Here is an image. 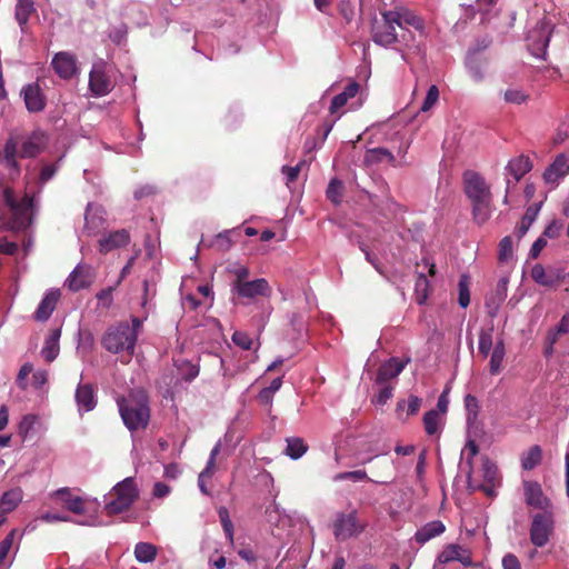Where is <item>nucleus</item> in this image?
<instances>
[{"label":"nucleus","mask_w":569,"mask_h":569,"mask_svg":"<svg viewBox=\"0 0 569 569\" xmlns=\"http://www.w3.org/2000/svg\"><path fill=\"white\" fill-rule=\"evenodd\" d=\"M380 16L381 20H375L372 23L371 38L376 44L381 47H390L399 41L397 27L402 30L412 28L420 34L426 32V22L417 13L395 14L383 12Z\"/></svg>","instance_id":"f257e3e1"},{"label":"nucleus","mask_w":569,"mask_h":569,"mask_svg":"<svg viewBox=\"0 0 569 569\" xmlns=\"http://www.w3.org/2000/svg\"><path fill=\"white\" fill-rule=\"evenodd\" d=\"M119 413L124 426L131 431L143 430L150 421L149 396L143 389H132L117 399Z\"/></svg>","instance_id":"f03ea898"},{"label":"nucleus","mask_w":569,"mask_h":569,"mask_svg":"<svg viewBox=\"0 0 569 569\" xmlns=\"http://www.w3.org/2000/svg\"><path fill=\"white\" fill-rule=\"evenodd\" d=\"M101 343L103 348L111 353L126 351L131 358L136 349V336L126 321L110 326L103 333Z\"/></svg>","instance_id":"7ed1b4c3"},{"label":"nucleus","mask_w":569,"mask_h":569,"mask_svg":"<svg viewBox=\"0 0 569 569\" xmlns=\"http://www.w3.org/2000/svg\"><path fill=\"white\" fill-rule=\"evenodd\" d=\"M3 201L12 212V229H26L31 224L32 209L34 204L33 196L26 193L23 198L18 201L13 190L6 188L3 190Z\"/></svg>","instance_id":"20e7f679"},{"label":"nucleus","mask_w":569,"mask_h":569,"mask_svg":"<svg viewBox=\"0 0 569 569\" xmlns=\"http://www.w3.org/2000/svg\"><path fill=\"white\" fill-rule=\"evenodd\" d=\"M116 498L106 503L107 515L113 516L127 511L139 498L134 479L128 477L113 487Z\"/></svg>","instance_id":"39448f33"},{"label":"nucleus","mask_w":569,"mask_h":569,"mask_svg":"<svg viewBox=\"0 0 569 569\" xmlns=\"http://www.w3.org/2000/svg\"><path fill=\"white\" fill-rule=\"evenodd\" d=\"M553 22L543 17L537 22L527 36V48L532 56L540 59H546L547 48L553 31Z\"/></svg>","instance_id":"423d86ee"},{"label":"nucleus","mask_w":569,"mask_h":569,"mask_svg":"<svg viewBox=\"0 0 569 569\" xmlns=\"http://www.w3.org/2000/svg\"><path fill=\"white\" fill-rule=\"evenodd\" d=\"M552 511L539 512L532 517L529 535L530 541L538 548L546 546L553 532Z\"/></svg>","instance_id":"0eeeda50"},{"label":"nucleus","mask_w":569,"mask_h":569,"mask_svg":"<svg viewBox=\"0 0 569 569\" xmlns=\"http://www.w3.org/2000/svg\"><path fill=\"white\" fill-rule=\"evenodd\" d=\"M332 528L335 538L339 541H346L363 532L366 526L358 521V513L356 510H352L349 513L339 512Z\"/></svg>","instance_id":"6e6552de"},{"label":"nucleus","mask_w":569,"mask_h":569,"mask_svg":"<svg viewBox=\"0 0 569 569\" xmlns=\"http://www.w3.org/2000/svg\"><path fill=\"white\" fill-rule=\"evenodd\" d=\"M113 89V82L107 73V66L103 61L93 64L89 73V90L94 97H103Z\"/></svg>","instance_id":"1a4fd4ad"},{"label":"nucleus","mask_w":569,"mask_h":569,"mask_svg":"<svg viewBox=\"0 0 569 569\" xmlns=\"http://www.w3.org/2000/svg\"><path fill=\"white\" fill-rule=\"evenodd\" d=\"M463 190L468 199L472 201L492 198L490 187L487 184L483 177L472 170H467L463 173Z\"/></svg>","instance_id":"9d476101"},{"label":"nucleus","mask_w":569,"mask_h":569,"mask_svg":"<svg viewBox=\"0 0 569 569\" xmlns=\"http://www.w3.org/2000/svg\"><path fill=\"white\" fill-rule=\"evenodd\" d=\"M231 292L234 299L253 300L257 297H270L272 289L264 278H259L239 283Z\"/></svg>","instance_id":"9b49d317"},{"label":"nucleus","mask_w":569,"mask_h":569,"mask_svg":"<svg viewBox=\"0 0 569 569\" xmlns=\"http://www.w3.org/2000/svg\"><path fill=\"white\" fill-rule=\"evenodd\" d=\"M525 501L529 507L542 510V512L550 511V499L543 493L541 485L537 481H523Z\"/></svg>","instance_id":"f8f14e48"},{"label":"nucleus","mask_w":569,"mask_h":569,"mask_svg":"<svg viewBox=\"0 0 569 569\" xmlns=\"http://www.w3.org/2000/svg\"><path fill=\"white\" fill-rule=\"evenodd\" d=\"M530 276L536 283L548 288L556 287L565 280L563 269L545 268L540 263H536L531 268Z\"/></svg>","instance_id":"ddd939ff"},{"label":"nucleus","mask_w":569,"mask_h":569,"mask_svg":"<svg viewBox=\"0 0 569 569\" xmlns=\"http://www.w3.org/2000/svg\"><path fill=\"white\" fill-rule=\"evenodd\" d=\"M451 561H459L465 567H475L470 550L460 545H447L437 557V562L446 565Z\"/></svg>","instance_id":"4468645a"},{"label":"nucleus","mask_w":569,"mask_h":569,"mask_svg":"<svg viewBox=\"0 0 569 569\" xmlns=\"http://www.w3.org/2000/svg\"><path fill=\"white\" fill-rule=\"evenodd\" d=\"M51 66L61 79H71L77 72L76 56L67 51L56 53Z\"/></svg>","instance_id":"2eb2a0df"},{"label":"nucleus","mask_w":569,"mask_h":569,"mask_svg":"<svg viewBox=\"0 0 569 569\" xmlns=\"http://www.w3.org/2000/svg\"><path fill=\"white\" fill-rule=\"evenodd\" d=\"M21 94L29 112H40L46 108V97L38 82L24 86L21 90Z\"/></svg>","instance_id":"dca6fc26"},{"label":"nucleus","mask_w":569,"mask_h":569,"mask_svg":"<svg viewBox=\"0 0 569 569\" xmlns=\"http://www.w3.org/2000/svg\"><path fill=\"white\" fill-rule=\"evenodd\" d=\"M130 240V233L126 229L112 231L99 239V252L107 254L116 249L128 246Z\"/></svg>","instance_id":"f3484780"},{"label":"nucleus","mask_w":569,"mask_h":569,"mask_svg":"<svg viewBox=\"0 0 569 569\" xmlns=\"http://www.w3.org/2000/svg\"><path fill=\"white\" fill-rule=\"evenodd\" d=\"M380 472L376 473L375 479H369L367 476V472L365 470H355V471H346L337 473L333 477L335 481H341V480H353V481H361V480H371L376 483H388V477H386L385 472L390 470V465L388 461H382L379 466Z\"/></svg>","instance_id":"a211bd4d"},{"label":"nucleus","mask_w":569,"mask_h":569,"mask_svg":"<svg viewBox=\"0 0 569 569\" xmlns=\"http://www.w3.org/2000/svg\"><path fill=\"white\" fill-rule=\"evenodd\" d=\"M92 282L91 268L84 264H78L69 274L66 284L69 290L77 292L88 288Z\"/></svg>","instance_id":"6ab92c4d"},{"label":"nucleus","mask_w":569,"mask_h":569,"mask_svg":"<svg viewBox=\"0 0 569 569\" xmlns=\"http://www.w3.org/2000/svg\"><path fill=\"white\" fill-rule=\"evenodd\" d=\"M60 297L61 292L59 289L48 290L33 315L34 319L41 322L47 321L54 311Z\"/></svg>","instance_id":"aec40b11"},{"label":"nucleus","mask_w":569,"mask_h":569,"mask_svg":"<svg viewBox=\"0 0 569 569\" xmlns=\"http://www.w3.org/2000/svg\"><path fill=\"white\" fill-rule=\"evenodd\" d=\"M508 283L509 279L507 277L499 279L493 292L486 298V308L488 309L489 317L495 318L497 316L501 303L507 298Z\"/></svg>","instance_id":"412c9836"},{"label":"nucleus","mask_w":569,"mask_h":569,"mask_svg":"<svg viewBox=\"0 0 569 569\" xmlns=\"http://www.w3.org/2000/svg\"><path fill=\"white\" fill-rule=\"evenodd\" d=\"M53 497L62 503L64 509L72 513L82 515L86 512L84 500L81 497L73 496L68 487L56 490Z\"/></svg>","instance_id":"4be33fe9"},{"label":"nucleus","mask_w":569,"mask_h":569,"mask_svg":"<svg viewBox=\"0 0 569 569\" xmlns=\"http://www.w3.org/2000/svg\"><path fill=\"white\" fill-rule=\"evenodd\" d=\"M405 369V363L398 358H390L380 365L377 371L376 382L378 385H385L391 379L397 378L400 372Z\"/></svg>","instance_id":"5701e85b"},{"label":"nucleus","mask_w":569,"mask_h":569,"mask_svg":"<svg viewBox=\"0 0 569 569\" xmlns=\"http://www.w3.org/2000/svg\"><path fill=\"white\" fill-rule=\"evenodd\" d=\"M569 173V159L565 154H558L553 162L543 172L547 183H556Z\"/></svg>","instance_id":"b1692460"},{"label":"nucleus","mask_w":569,"mask_h":569,"mask_svg":"<svg viewBox=\"0 0 569 569\" xmlns=\"http://www.w3.org/2000/svg\"><path fill=\"white\" fill-rule=\"evenodd\" d=\"M46 147L44 136L41 132H33L23 141L19 156L21 158H33L41 153Z\"/></svg>","instance_id":"393cba45"},{"label":"nucleus","mask_w":569,"mask_h":569,"mask_svg":"<svg viewBox=\"0 0 569 569\" xmlns=\"http://www.w3.org/2000/svg\"><path fill=\"white\" fill-rule=\"evenodd\" d=\"M446 531V526L440 520H433L421 528H419L415 533V540L420 543L425 545L429 540L442 535Z\"/></svg>","instance_id":"a878e982"},{"label":"nucleus","mask_w":569,"mask_h":569,"mask_svg":"<svg viewBox=\"0 0 569 569\" xmlns=\"http://www.w3.org/2000/svg\"><path fill=\"white\" fill-rule=\"evenodd\" d=\"M61 337V329H51L44 340V345L41 349V355L47 362H52L59 355L60 346L59 340Z\"/></svg>","instance_id":"bb28decb"},{"label":"nucleus","mask_w":569,"mask_h":569,"mask_svg":"<svg viewBox=\"0 0 569 569\" xmlns=\"http://www.w3.org/2000/svg\"><path fill=\"white\" fill-rule=\"evenodd\" d=\"M76 401L80 411L88 412L93 410L97 405L93 387L89 383L79 385L76 390Z\"/></svg>","instance_id":"cd10ccee"},{"label":"nucleus","mask_w":569,"mask_h":569,"mask_svg":"<svg viewBox=\"0 0 569 569\" xmlns=\"http://www.w3.org/2000/svg\"><path fill=\"white\" fill-rule=\"evenodd\" d=\"M23 491L20 487H16L4 491L0 498V510L7 516L14 511L22 502Z\"/></svg>","instance_id":"c85d7f7f"},{"label":"nucleus","mask_w":569,"mask_h":569,"mask_svg":"<svg viewBox=\"0 0 569 569\" xmlns=\"http://www.w3.org/2000/svg\"><path fill=\"white\" fill-rule=\"evenodd\" d=\"M472 207V219L473 221L482 226L485 224L491 217L492 212V198L481 199L471 202Z\"/></svg>","instance_id":"c756f323"},{"label":"nucleus","mask_w":569,"mask_h":569,"mask_svg":"<svg viewBox=\"0 0 569 569\" xmlns=\"http://www.w3.org/2000/svg\"><path fill=\"white\" fill-rule=\"evenodd\" d=\"M532 168L531 161L526 156H519L509 161L507 170L509 173L519 181Z\"/></svg>","instance_id":"7c9ffc66"},{"label":"nucleus","mask_w":569,"mask_h":569,"mask_svg":"<svg viewBox=\"0 0 569 569\" xmlns=\"http://www.w3.org/2000/svg\"><path fill=\"white\" fill-rule=\"evenodd\" d=\"M36 12L32 0H18L16 6V19L22 31H26L30 17Z\"/></svg>","instance_id":"2f4dec72"},{"label":"nucleus","mask_w":569,"mask_h":569,"mask_svg":"<svg viewBox=\"0 0 569 569\" xmlns=\"http://www.w3.org/2000/svg\"><path fill=\"white\" fill-rule=\"evenodd\" d=\"M542 461V449L538 445L531 446L527 452L521 456V468L523 470H532Z\"/></svg>","instance_id":"473e14b6"},{"label":"nucleus","mask_w":569,"mask_h":569,"mask_svg":"<svg viewBox=\"0 0 569 569\" xmlns=\"http://www.w3.org/2000/svg\"><path fill=\"white\" fill-rule=\"evenodd\" d=\"M157 553V547L150 542H138L134 547V557L142 563L152 562Z\"/></svg>","instance_id":"72a5a7b5"},{"label":"nucleus","mask_w":569,"mask_h":569,"mask_svg":"<svg viewBox=\"0 0 569 569\" xmlns=\"http://www.w3.org/2000/svg\"><path fill=\"white\" fill-rule=\"evenodd\" d=\"M378 10L380 14L383 12H391L395 14L416 13L409 9L402 0H378Z\"/></svg>","instance_id":"f704fd0d"},{"label":"nucleus","mask_w":569,"mask_h":569,"mask_svg":"<svg viewBox=\"0 0 569 569\" xmlns=\"http://www.w3.org/2000/svg\"><path fill=\"white\" fill-rule=\"evenodd\" d=\"M506 355L505 342L502 339L498 340L493 347L490 358V373L496 376L501 371L502 361Z\"/></svg>","instance_id":"c9c22d12"},{"label":"nucleus","mask_w":569,"mask_h":569,"mask_svg":"<svg viewBox=\"0 0 569 569\" xmlns=\"http://www.w3.org/2000/svg\"><path fill=\"white\" fill-rule=\"evenodd\" d=\"M540 208H541V203H538V204L535 203L527 208V210L521 219L520 224L517 227V232H518L519 238L523 237L527 233L530 226L536 220V218L540 211Z\"/></svg>","instance_id":"e433bc0d"},{"label":"nucleus","mask_w":569,"mask_h":569,"mask_svg":"<svg viewBox=\"0 0 569 569\" xmlns=\"http://www.w3.org/2000/svg\"><path fill=\"white\" fill-rule=\"evenodd\" d=\"M308 450V446L305 443L302 438H288L287 439V448L284 450L286 455L291 459L301 458Z\"/></svg>","instance_id":"4c0bfd02"},{"label":"nucleus","mask_w":569,"mask_h":569,"mask_svg":"<svg viewBox=\"0 0 569 569\" xmlns=\"http://www.w3.org/2000/svg\"><path fill=\"white\" fill-rule=\"evenodd\" d=\"M366 160L368 162H382L388 161L392 166H396V158L395 156L385 148H375L370 149L366 153Z\"/></svg>","instance_id":"58836bf2"},{"label":"nucleus","mask_w":569,"mask_h":569,"mask_svg":"<svg viewBox=\"0 0 569 569\" xmlns=\"http://www.w3.org/2000/svg\"><path fill=\"white\" fill-rule=\"evenodd\" d=\"M343 189L345 187L342 181H340L337 178L331 179L326 190V196L328 200H330L335 206L340 204Z\"/></svg>","instance_id":"ea45409f"},{"label":"nucleus","mask_w":569,"mask_h":569,"mask_svg":"<svg viewBox=\"0 0 569 569\" xmlns=\"http://www.w3.org/2000/svg\"><path fill=\"white\" fill-rule=\"evenodd\" d=\"M470 277L468 274H461L458 282L459 297L458 302L461 308H467L470 303Z\"/></svg>","instance_id":"a19ab883"},{"label":"nucleus","mask_w":569,"mask_h":569,"mask_svg":"<svg viewBox=\"0 0 569 569\" xmlns=\"http://www.w3.org/2000/svg\"><path fill=\"white\" fill-rule=\"evenodd\" d=\"M429 280L423 273H419L415 283L416 300L419 305H423L428 299Z\"/></svg>","instance_id":"79ce46f5"},{"label":"nucleus","mask_w":569,"mask_h":569,"mask_svg":"<svg viewBox=\"0 0 569 569\" xmlns=\"http://www.w3.org/2000/svg\"><path fill=\"white\" fill-rule=\"evenodd\" d=\"M569 332V315L566 313L561 317L559 323L555 329L548 331L547 342L555 345L560 335H566Z\"/></svg>","instance_id":"37998d69"},{"label":"nucleus","mask_w":569,"mask_h":569,"mask_svg":"<svg viewBox=\"0 0 569 569\" xmlns=\"http://www.w3.org/2000/svg\"><path fill=\"white\" fill-rule=\"evenodd\" d=\"M492 335H493V327H491L487 330H481L479 333L478 349H479V352L483 357H488L490 353V350L492 349V347H495L493 341H492Z\"/></svg>","instance_id":"c03bdc74"},{"label":"nucleus","mask_w":569,"mask_h":569,"mask_svg":"<svg viewBox=\"0 0 569 569\" xmlns=\"http://www.w3.org/2000/svg\"><path fill=\"white\" fill-rule=\"evenodd\" d=\"M4 159L9 167L18 168L17 156H18V142L14 138H9L3 149Z\"/></svg>","instance_id":"a18cd8bd"},{"label":"nucleus","mask_w":569,"mask_h":569,"mask_svg":"<svg viewBox=\"0 0 569 569\" xmlns=\"http://www.w3.org/2000/svg\"><path fill=\"white\" fill-rule=\"evenodd\" d=\"M440 416L437 410H429L423 416L425 430L429 436L436 435L439 430Z\"/></svg>","instance_id":"49530a36"},{"label":"nucleus","mask_w":569,"mask_h":569,"mask_svg":"<svg viewBox=\"0 0 569 569\" xmlns=\"http://www.w3.org/2000/svg\"><path fill=\"white\" fill-rule=\"evenodd\" d=\"M218 515L227 539L229 540L230 543H233V525L232 521L230 520L227 508H219Z\"/></svg>","instance_id":"de8ad7c7"},{"label":"nucleus","mask_w":569,"mask_h":569,"mask_svg":"<svg viewBox=\"0 0 569 569\" xmlns=\"http://www.w3.org/2000/svg\"><path fill=\"white\" fill-rule=\"evenodd\" d=\"M512 257V239L510 236L503 237L499 242L498 259L506 262Z\"/></svg>","instance_id":"09e8293b"},{"label":"nucleus","mask_w":569,"mask_h":569,"mask_svg":"<svg viewBox=\"0 0 569 569\" xmlns=\"http://www.w3.org/2000/svg\"><path fill=\"white\" fill-rule=\"evenodd\" d=\"M232 342L241 348L242 350H251L253 346L252 338L244 331H234L232 337Z\"/></svg>","instance_id":"8fccbe9b"},{"label":"nucleus","mask_w":569,"mask_h":569,"mask_svg":"<svg viewBox=\"0 0 569 569\" xmlns=\"http://www.w3.org/2000/svg\"><path fill=\"white\" fill-rule=\"evenodd\" d=\"M438 99H439V89L437 86L432 84L429 87V89L427 91V96L423 100L420 111H422V112L429 111L436 104Z\"/></svg>","instance_id":"3c124183"},{"label":"nucleus","mask_w":569,"mask_h":569,"mask_svg":"<svg viewBox=\"0 0 569 569\" xmlns=\"http://www.w3.org/2000/svg\"><path fill=\"white\" fill-rule=\"evenodd\" d=\"M219 451H220V446L216 445L210 452V457H209L206 468L200 472L199 476H202V478H208V479H210L212 477V475L214 472V468H216V457L219 453Z\"/></svg>","instance_id":"603ef678"},{"label":"nucleus","mask_w":569,"mask_h":569,"mask_svg":"<svg viewBox=\"0 0 569 569\" xmlns=\"http://www.w3.org/2000/svg\"><path fill=\"white\" fill-rule=\"evenodd\" d=\"M232 273L234 274V279L231 282V290L234 289L239 283H243L249 281L250 271L244 266H239L232 270Z\"/></svg>","instance_id":"864d4df0"},{"label":"nucleus","mask_w":569,"mask_h":569,"mask_svg":"<svg viewBox=\"0 0 569 569\" xmlns=\"http://www.w3.org/2000/svg\"><path fill=\"white\" fill-rule=\"evenodd\" d=\"M16 533H17V529H12L6 536V538L0 542V563L7 558L9 551L12 547Z\"/></svg>","instance_id":"5fc2aeb1"},{"label":"nucleus","mask_w":569,"mask_h":569,"mask_svg":"<svg viewBox=\"0 0 569 569\" xmlns=\"http://www.w3.org/2000/svg\"><path fill=\"white\" fill-rule=\"evenodd\" d=\"M528 96L519 89H508L505 92V100L510 103L521 104L526 102Z\"/></svg>","instance_id":"6e6d98bb"},{"label":"nucleus","mask_w":569,"mask_h":569,"mask_svg":"<svg viewBox=\"0 0 569 569\" xmlns=\"http://www.w3.org/2000/svg\"><path fill=\"white\" fill-rule=\"evenodd\" d=\"M563 224L558 220H552L543 230L542 236L549 239H556L560 236Z\"/></svg>","instance_id":"4d7b16f0"},{"label":"nucleus","mask_w":569,"mask_h":569,"mask_svg":"<svg viewBox=\"0 0 569 569\" xmlns=\"http://www.w3.org/2000/svg\"><path fill=\"white\" fill-rule=\"evenodd\" d=\"M303 162L298 163L295 167L283 166L281 172L286 176V183L289 186L295 182L301 171Z\"/></svg>","instance_id":"13d9d810"},{"label":"nucleus","mask_w":569,"mask_h":569,"mask_svg":"<svg viewBox=\"0 0 569 569\" xmlns=\"http://www.w3.org/2000/svg\"><path fill=\"white\" fill-rule=\"evenodd\" d=\"M503 569H522L518 557L513 553H507L502 558Z\"/></svg>","instance_id":"bf43d9fd"},{"label":"nucleus","mask_w":569,"mask_h":569,"mask_svg":"<svg viewBox=\"0 0 569 569\" xmlns=\"http://www.w3.org/2000/svg\"><path fill=\"white\" fill-rule=\"evenodd\" d=\"M547 246V240L546 238L541 234L531 246L530 248V251H529V256L532 258V259H536L539 257L540 252L542 251V249Z\"/></svg>","instance_id":"052dcab7"},{"label":"nucleus","mask_w":569,"mask_h":569,"mask_svg":"<svg viewBox=\"0 0 569 569\" xmlns=\"http://www.w3.org/2000/svg\"><path fill=\"white\" fill-rule=\"evenodd\" d=\"M348 100L342 96V93H339L335 96L331 100V104L329 107V111L331 114L338 113V111L347 104Z\"/></svg>","instance_id":"680f3d73"},{"label":"nucleus","mask_w":569,"mask_h":569,"mask_svg":"<svg viewBox=\"0 0 569 569\" xmlns=\"http://www.w3.org/2000/svg\"><path fill=\"white\" fill-rule=\"evenodd\" d=\"M230 231L220 232L216 238V244L220 250H228L231 247V240L229 238Z\"/></svg>","instance_id":"e2e57ef3"},{"label":"nucleus","mask_w":569,"mask_h":569,"mask_svg":"<svg viewBox=\"0 0 569 569\" xmlns=\"http://www.w3.org/2000/svg\"><path fill=\"white\" fill-rule=\"evenodd\" d=\"M392 390L393 389L390 386L382 387L379 393L377 395L375 402L381 406L387 403V401L392 397Z\"/></svg>","instance_id":"0e129e2a"},{"label":"nucleus","mask_w":569,"mask_h":569,"mask_svg":"<svg viewBox=\"0 0 569 569\" xmlns=\"http://www.w3.org/2000/svg\"><path fill=\"white\" fill-rule=\"evenodd\" d=\"M421 399L417 396H409L408 398V409H407V412L408 415L410 416H413V415H417L420 407H421Z\"/></svg>","instance_id":"69168bd1"},{"label":"nucleus","mask_w":569,"mask_h":569,"mask_svg":"<svg viewBox=\"0 0 569 569\" xmlns=\"http://www.w3.org/2000/svg\"><path fill=\"white\" fill-rule=\"evenodd\" d=\"M57 172V168L53 164H46L41 171L39 179L42 183L49 181Z\"/></svg>","instance_id":"338daca9"},{"label":"nucleus","mask_w":569,"mask_h":569,"mask_svg":"<svg viewBox=\"0 0 569 569\" xmlns=\"http://www.w3.org/2000/svg\"><path fill=\"white\" fill-rule=\"evenodd\" d=\"M18 251V244L16 242L7 241L6 239L0 240V252L12 256Z\"/></svg>","instance_id":"774afa93"}]
</instances>
